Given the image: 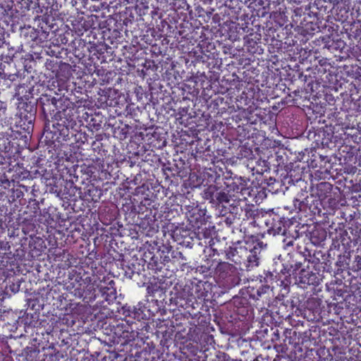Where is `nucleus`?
<instances>
[{
  "instance_id": "nucleus-1",
  "label": "nucleus",
  "mask_w": 361,
  "mask_h": 361,
  "mask_svg": "<svg viewBox=\"0 0 361 361\" xmlns=\"http://www.w3.org/2000/svg\"><path fill=\"white\" fill-rule=\"evenodd\" d=\"M114 281L111 280L108 287H102L97 286V288L99 289V291L103 295H106V300H108L111 297H115L116 295V288H114Z\"/></svg>"
}]
</instances>
